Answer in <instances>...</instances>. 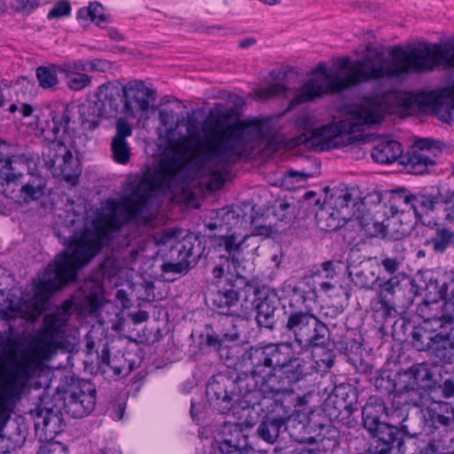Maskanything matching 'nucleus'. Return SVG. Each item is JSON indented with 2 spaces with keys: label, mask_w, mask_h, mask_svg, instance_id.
I'll return each instance as SVG.
<instances>
[{
  "label": "nucleus",
  "mask_w": 454,
  "mask_h": 454,
  "mask_svg": "<svg viewBox=\"0 0 454 454\" xmlns=\"http://www.w3.org/2000/svg\"><path fill=\"white\" fill-rule=\"evenodd\" d=\"M243 361L249 372L235 378L219 373L207 386L208 402L219 413L225 414L235 405L246 409L266 397L291 395L294 385L310 374L306 361L295 355L290 341L251 346L243 354Z\"/></svg>",
  "instance_id": "1"
},
{
  "label": "nucleus",
  "mask_w": 454,
  "mask_h": 454,
  "mask_svg": "<svg viewBox=\"0 0 454 454\" xmlns=\"http://www.w3.org/2000/svg\"><path fill=\"white\" fill-rule=\"evenodd\" d=\"M437 48L438 43H429L409 49L395 46L386 57L382 50L369 44L361 59L351 61L349 57L341 58L334 62L333 70L319 63L312 76L294 93L288 108L371 81H403L409 74L433 72L440 67Z\"/></svg>",
  "instance_id": "2"
},
{
  "label": "nucleus",
  "mask_w": 454,
  "mask_h": 454,
  "mask_svg": "<svg viewBox=\"0 0 454 454\" xmlns=\"http://www.w3.org/2000/svg\"><path fill=\"white\" fill-rule=\"evenodd\" d=\"M231 115V110L223 104H215L205 120L206 129L211 132V137L192 156L198 171L211 174V185L215 189L224 184L222 172L215 168L236 163L247 156L248 144L266 137L263 122L253 120L230 124Z\"/></svg>",
  "instance_id": "3"
},
{
  "label": "nucleus",
  "mask_w": 454,
  "mask_h": 454,
  "mask_svg": "<svg viewBox=\"0 0 454 454\" xmlns=\"http://www.w3.org/2000/svg\"><path fill=\"white\" fill-rule=\"evenodd\" d=\"M185 160L184 149L180 145H174L156 168L144 175L129 195L119 202L109 200L106 203L108 212L104 215L108 227L118 231L132 221L142 220L154 191H167L183 183Z\"/></svg>",
  "instance_id": "4"
},
{
  "label": "nucleus",
  "mask_w": 454,
  "mask_h": 454,
  "mask_svg": "<svg viewBox=\"0 0 454 454\" xmlns=\"http://www.w3.org/2000/svg\"><path fill=\"white\" fill-rule=\"evenodd\" d=\"M62 225L70 230V235L63 239L68 251L58 254L53 262L45 269L34 289L32 301L35 309L43 311L53 293L75 280L77 270L88 264L101 248L98 239L77 238V231L83 226V216L74 210H67Z\"/></svg>",
  "instance_id": "5"
},
{
  "label": "nucleus",
  "mask_w": 454,
  "mask_h": 454,
  "mask_svg": "<svg viewBox=\"0 0 454 454\" xmlns=\"http://www.w3.org/2000/svg\"><path fill=\"white\" fill-rule=\"evenodd\" d=\"M329 195L330 188L326 186V198L317 209L315 219L317 227L325 231H334L349 227L364 234L374 236L380 230L378 222L372 221L370 213H364V203L355 196L354 190L348 188H334Z\"/></svg>",
  "instance_id": "6"
},
{
  "label": "nucleus",
  "mask_w": 454,
  "mask_h": 454,
  "mask_svg": "<svg viewBox=\"0 0 454 454\" xmlns=\"http://www.w3.org/2000/svg\"><path fill=\"white\" fill-rule=\"evenodd\" d=\"M380 113L362 106H354L340 121L313 129L309 137H300L302 143L319 145L322 150H329L352 145L356 136L352 134L372 124L381 122Z\"/></svg>",
  "instance_id": "7"
},
{
  "label": "nucleus",
  "mask_w": 454,
  "mask_h": 454,
  "mask_svg": "<svg viewBox=\"0 0 454 454\" xmlns=\"http://www.w3.org/2000/svg\"><path fill=\"white\" fill-rule=\"evenodd\" d=\"M65 325L57 316L37 334L33 341V348L24 351L14 365L8 378V388L11 391L21 390L27 380L38 368L41 360L50 359L60 345Z\"/></svg>",
  "instance_id": "8"
},
{
  "label": "nucleus",
  "mask_w": 454,
  "mask_h": 454,
  "mask_svg": "<svg viewBox=\"0 0 454 454\" xmlns=\"http://www.w3.org/2000/svg\"><path fill=\"white\" fill-rule=\"evenodd\" d=\"M256 290L255 282L240 274H229L224 279L212 282L206 302L219 314L242 317L247 301L254 299Z\"/></svg>",
  "instance_id": "9"
},
{
  "label": "nucleus",
  "mask_w": 454,
  "mask_h": 454,
  "mask_svg": "<svg viewBox=\"0 0 454 454\" xmlns=\"http://www.w3.org/2000/svg\"><path fill=\"white\" fill-rule=\"evenodd\" d=\"M377 296L380 304V311L385 318L395 317L396 309L410 308L414 298L420 294L416 280L404 273H398L379 285Z\"/></svg>",
  "instance_id": "10"
},
{
  "label": "nucleus",
  "mask_w": 454,
  "mask_h": 454,
  "mask_svg": "<svg viewBox=\"0 0 454 454\" xmlns=\"http://www.w3.org/2000/svg\"><path fill=\"white\" fill-rule=\"evenodd\" d=\"M96 387L90 380H80L64 391L62 406L73 418H83L90 414L96 404Z\"/></svg>",
  "instance_id": "11"
},
{
  "label": "nucleus",
  "mask_w": 454,
  "mask_h": 454,
  "mask_svg": "<svg viewBox=\"0 0 454 454\" xmlns=\"http://www.w3.org/2000/svg\"><path fill=\"white\" fill-rule=\"evenodd\" d=\"M254 299L247 301L244 308L246 312L244 317L249 314L250 310L256 311L255 320L260 328H265L273 331L277 325L276 313L278 309L279 300L275 294H270L264 286H260L255 282Z\"/></svg>",
  "instance_id": "12"
},
{
  "label": "nucleus",
  "mask_w": 454,
  "mask_h": 454,
  "mask_svg": "<svg viewBox=\"0 0 454 454\" xmlns=\"http://www.w3.org/2000/svg\"><path fill=\"white\" fill-rule=\"evenodd\" d=\"M406 419L407 415L403 418L400 427L386 423L370 431L371 442L368 452L370 454H388L395 447L401 450L404 443V437L412 436L408 427L403 424Z\"/></svg>",
  "instance_id": "13"
},
{
  "label": "nucleus",
  "mask_w": 454,
  "mask_h": 454,
  "mask_svg": "<svg viewBox=\"0 0 454 454\" xmlns=\"http://www.w3.org/2000/svg\"><path fill=\"white\" fill-rule=\"evenodd\" d=\"M30 159L22 149L12 143L0 139V183H10L21 177V171L27 168Z\"/></svg>",
  "instance_id": "14"
},
{
  "label": "nucleus",
  "mask_w": 454,
  "mask_h": 454,
  "mask_svg": "<svg viewBox=\"0 0 454 454\" xmlns=\"http://www.w3.org/2000/svg\"><path fill=\"white\" fill-rule=\"evenodd\" d=\"M30 414L34 419L36 433L41 431L46 440L53 439L66 427L62 411L57 405L44 408L38 406L31 410Z\"/></svg>",
  "instance_id": "15"
},
{
  "label": "nucleus",
  "mask_w": 454,
  "mask_h": 454,
  "mask_svg": "<svg viewBox=\"0 0 454 454\" xmlns=\"http://www.w3.org/2000/svg\"><path fill=\"white\" fill-rule=\"evenodd\" d=\"M100 94L103 98L98 104L101 105L100 109L104 111L106 118L116 117L120 114L135 117L134 107H130L124 98L122 86L113 83L102 85Z\"/></svg>",
  "instance_id": "16"
},
{
  "label": "nucleus",
  "mask_w": 454,
  "mask_h": 454,
  "mask_svg": "<svg viewBox=\"0 0 454 454\" xmlns=\"http://www.w3.org/2000/svg\"><path fill=\"white\" fill-rule=\"evenodd\" d=\"M20 181V188L18 195L8 194L10 198L16 200L20 202L28 203L32 200H36L42 198L45 193L46 179L39 173H27V176L21 174V177H18L10 183V187L12 184ZM5 192H7V189Z\"/></svg>",
  "instance_id": "17"
},
{
  "label": "nucleus",
  "mask_w": 454,
  "mask_h": 454,
  "mask_svg": "<svg viewBox=\"0 0 454 454\" xmlns=\"http://www.w3.org/2000/svg\"><path fill=\"white\" fill-rule=\"evenodd\" d=\"M75 106L59 105L50 114L51 121H47V130L52 134V139L58 140L63 135L71 132V123H74Z\"/></svg>",
  "instance_id": "18"
},
{
  "label": "nucleus",
  "mask_w": 454,
  "mask_h": 454,
  "mask_svg": "<svg viewBox=\"0 0 454 454\" xmlns=\"http://www.w3.org/2000/svg\"><path fill=\"white\" fill-rule=\"evenodd\" d=\"M115 129L111 143L113 158L120 164H127L130 160V147L126 139L132 135L133 129L128 121L121 117L117 119Z\"/></svg>",
  "instance_id": "19"
},
{
  "label": "nucleus",
  "mask_w": 454,
  "mask_h": 454,
  "mask_svg": "<svg viewBox=\"0 0 454 454\" xmlns=\"http://www.w3.org/2000/svg\"><path fill=\"white\" fill-rule=\"evenodd\" d=\"M27 315V312L23 311L11 298L10 290L0 289V320L4 321L7 325V340L18 332V327L15 324L16 320H23Z\"/></svg>",
  "instance_id": "20"
},
{
  "label": "nucleus",
  "mask_w": 454,
  "mask_h": 454,
  "mask_svg": "<svg viewBox=\"0 0 454 454\" xmlns=\"http://www.w3.org/2000/svg\"><path fill=\"white\" fill-rule=\"evenodd\" d=\"M124 98L130 107L137 111L147 112L150 98L154 99V91L140 80H135L122 86Z\"/></svg>",
  "instance_id": "21"
},
{
  "label": "nucleus",
  "mask_w": 454,
  "mask_h": 454,
  "mask_svg": "<svg viewBox=\"0 0 454 454\" xmlns=\"http://www.w3.org/2000/svg\"><path fill=\"white\" fill-rule=\"evenodd\" d=\"M432 399L429 393L423 387L395 393L393 395L392 406L395 411H400L402 417L408 416L407 411L411 407H423L429 404Z\"/></svg>",
  "instance_id": "22"
},
{
  "label": "nucleus",
  "mask_w": 454,
  "mask_h": 454,
  "mask_svg": "<svg viewBox=\"0 0 454 454\" xmlns=\"http://www.w3.org/2000/svg\"><path fill=\"white\" fill-rule=\"evenodd\" d=\"M176 250L178 253V261L164 262L161 270L165 273L186 274L192 266L196 264L200 254L193 251V244L188 240L180 243Z\"/></svg>",
  "instance_id": "23"
},
{
  "label": "nucleus",
  "mask_w": 454,
  "mask_h": 454,
  "mask_svg": "<svg viewBox=\"0 0 454 454\" xmlns=\"http://www.w3.org/2000/svg\"><path fill=\"white\" fill-rule=\"evenodd\" d=\"M247 239V236L238 240L235 234H219L215 239V247L219 251L223 250L224 252L223 254H221L219 257L221 259H225L226 262L231 261L235 266L239 265L243 253L242 246Z\"/></svg>",
  "instance_id": "24"
},
{
  "label": "nucleus",
  "mask_w": 454,
  "mask_h": 454,
  "mask_svg": "<svg viewBox=\"0 0 454 454\" xmlns=\"http://www.w3.org/2000/svg\"><path fill=\"white\" fill-rule=\"evenodd\" d=\"M317 318L314 314L304 310L291 311L287 315L286 330L293 335L298 344L311 324Z\"/></svg>",
  "instance_id": "25"
},
{
  "label": "nucleus",
  "mask_w": 454,
  "mask_h": 454,
  "mask_svg": "<svg viewBox=\"0 0 454 454\" xmlns=\"http://www.w3.org/2000/svg\"><path fill=\"white\" fill-rule=\"evenodd\" d=\"M386 412L387 407L383 399L380 396H371L362 410L364 427L370 432L386 424L380 420Z\"/></svg>",
  "instance_id": "26"
},
{
  "label": "nucleus",
  "mask_w": 454,
  "mask_h": 454,
  "mask_svg": "<svg viewBox=\"0 0 454 454\" xmlns=\"http://www.w3.org/2000/svg\"><path fill=\"white\" fill-rule=\"evenodd\" d=\"M330 339L328 326L317 317L307 330L298 346L308 350L317 347H325Z\"/></svg>",
  "instance_id": "27"
},
{
  "label": "nucleus",
  "mask_w": 454,
  "mask_h": 454,
  "mask_svg": "<svg viewBox=\"0 0 454 454\" xmlns=\"http://www.w3.org/2000/svg\"><path fill=\"white\" fill-rule=\"evenodd\" d=\"M387 200L386 206L389 208L391 216L395 217L401 215L411 214V198L412 193L405 188H398L387 191L385 193Z\"/></svg>",
  "instance_id": "28"
},
{
  "label": "nucleus",
  "mask_w": 454,
  "mask_h": 454,
  "mask_svg": "<svg viewBox=\"0 0 454 454\" xmlns=\"http://www.w3.org/2000/svg\"><path fill=\"white\" fill-rule=\"evenodd\" d=\"M411 214L419 220L434 211L438 206L442 207V194L418 192L412 193Z\"/></svg>",
  "instance_id": "29"
},
{
  "label": "nucleus",
  "mask_w": 454,
  "mask_h": 454,
  "mask_svg": "<svg viewBox=\"0 0 454 454\" xmlns=\"http://www.w3.org/2000/svg\"><path fill=\"white\" fill-rule=\"evenodd\" d=\"M251 427L240 423H224L219 441L230 442L236 446L254 448L250 442Z\"/></svg>",
  "instance_id": "30"
},
{
  "label": "nucleus",
  "mask_w": 454,
  "mask_h": 454,
  "mask_svg": "<svg viewBox=\"0 0 454 454\" xmlns=\"http://www.w3.org/2000/svg\"><path fill=\"white\" fill-rule=\"evenodd\" d=\"M372 158L380 164L395 161L403 154L402 145L395 140H379L372 147Z\"/></svg>",
  "instance_id": "31"
},
{
  "label": "nucleus",
  "mask_w": 454,
  "mask_h": 454,
  "mask_svg": "<svg viewBox=\"0 0 454 454\" xmlns=\"http://www.w3.org/2000/svg\"><path fill=\"white\" fill-rule=\"evenodd\" d=\"M49 170L55 177L71 184L75 183L81 173L78 162L74 159L71 151L70 160L69 157H61L58 161H56L54 167H51Z\"/></svg>",
  "instance_id": "32"
},
{
  "label": "nucleus",
  "mask_w": 454,
  "mask_h": 454,
  "mask_svg": "<svg viewBox=\"0 0 454 454\" xmlns=\"http://www.w3.org/2000/svg\"><path fill=\"white\" fill-rule=\"evenodd\" d=\"M286 419L283 417L267 416L258 426V436L268 443L273 444L279 437L282 429H286Z\"/></svg>",
  "instance_id": "33"
},
{
  "label": "nucleus",
  "mask_w": 454,
  "mask_h": 454,
  "mask_svg": "<svg viewBox=\"0 0 454 454\" xmlns=\"http://www.w3.org/2000/svg\"><path fill=\"white\" fill-rule=\"evenodd\" d=\"M401 163L409 173L414 175L425 174L430 167L434 166V161L428 155L417 150H411L403 155Z\"/></svg>",
  "instance_id": "34"
},
{
  "label": "nucleus",
  "mask_w": 454,
  "mask_h": 454,
  "mask_svg": "<svg viewBox=\"0 0 454 454\" xmlns=\"http://www.w3.org/2000/svg\"><path fill=\"white\" fill-rule=\"evenodd\" d=\"M406 329L411 328V332L408 333L412 339V345L419 351H429L433 344V334L432 328L428 323H422L417 326L411 325L410 322L403 325Z\"/></svg>",
  "instance_id": "35"
},
{
  "label": "nucleus",
  "mask_w": 454,
  "mask_h": 454,
  "mask_svg": "<svg viewBox=\"0 0 454 454\" xmlns=\"http://www.w3.org/2000/svg\"><path fill=\"white\" fill-rule=\"evenodd\" d=\"M100 106L98 102H89L78 106L81 125L84 129L94 130L99 126L101 119L106 118L104 111L100 109Z\"/></svg>",
  "instance_id": "36"
},
{
  "label": "nucleus",
  "mask_w": 454,
  "mask_h": 454,
  "mask_svg": "<svg viewBox=\"0 0 454 454\" xmlns=\"http://www.w3.org/2000/svg\"><path fill=\"white\" fill-rule=\"evenodd\" d=\"M98 348H101L100 355H98V370L102 374L107 375L113 372V376H121L123 372L124 366L121 364V360L117 357L111 359L110 348L107 341H99Z\"/></svg>",
  "instance_id": "37"
},
{
  "label": "nucleus",
  "mask_w": 454,
  "mask_h": 454,
  "mask_svg": "<svg viewBox=\"0 0 454 454\" xmlns=\"http://www.w3.org/2000/svg\"><path fill=\"white\" fill-rule=\"evenodd\" d=\"M430 353L442 363H454V336L434 339Z\"/></svg>",
  "instance_id": "38"
},
{
  "label": "nucleus",
  "mask_w": 454,
  "mask_h": 454,
  "mask_svg": "<svg viewBox=\"0 0 454 454\" xmlns=\"http://www.w3.org/2000/svg\"><path fill=\"white\" fill-rule=\"evenodd\" d=\"M61 157L70 158V150L62 141L52 139V141L43 148L42 153L44 166L48 169L54 167L56 161Z\"/></svg>",
  "instance_id": "39"
},
{
  "label": "nucleus",
  "mask_w": 454,
  "mask_h": 454,
  "mask_svg": "<svg viewBox=\"0 0 454 454\" xmlns=\"http://www.w3.org/2000/svg\"><path fill=\"white\" fill-rule=\"evenodd\" d=\"M441 299H438V295H435L432 298L431 301L424 300L417 308V314L423 319L422 323H429L433 320L440 317L441 313H446L449 307H445V303L443 305H439L438 301Z\"/></svg>",
  "instance_id": "40"
},
{
  "label": "nucleus",
  "mask_w": 454,
  "mask_h": 454,
  "mask_svg": "<svg viewBox=\"0 0 454 454\" xmlns=\"http://www.w3.org/2000/svg\"><path fill=\"white\" fill-rule=\"evenodd\" d=\"M240 334L233 325L229 332L221 331L219 333H207L205 337V344L214 350H220L228 347V344L239 340Z\"/></svg>",
  "instance_id": "41"
},
{
  "label": "nucleus",
  "mask_w": 454,
  "mask_h": 454,
  "mask_svg": "<svg viewBox=\"0 0 454 454\" xmlns=\"http://www.w3.org/2000/svg\"><path fill=\"white\" fill-rule=\"evenodd\" d=\"M434 339L454 336V314L441 313L440 317L428 323Z\"/></svg>",
  "instance_id": "42"
},
{
  "label": "nucleus",
  "mask_w": 454,
  "mask_h": 454,
  "mask_svg": "<svg viewBox=\"0 0 454 454\" xmlns=\"http://www.w3.org/2000/svg\"><path fill=\"white\" fill-rule=\"evenodd\" d=\"M436 253H443L449 247L454 246V231L445 227L435 229L434 234L426 241Z\"/></svg>",
  "instance_id": "43"
},
{
  "label": "nucleus",
  "mask_w": 454,
  "mask_h": 454,
  "mask_svg": "<svg viewBox=\"0 0 454 454\" xmlns=\"http://www.w3.org/2000/svg\"><path fill=\"white\" fill-rule=\"evenodd\" d=\"M434 288L436 290L438 299L445 300V307H453L454 309V270L448 276V280L442 285L437 280H430L427 290Z\"/></svg>",
  "instance_id": "44"
},
{
  "label": "nucleus",
  "mask_w": 454,
  "mask_h": 454,
  "mask_svg": "<svg viewBox=\"0 0 454 454\" xmlns=\"http://www.w3.org/2000/svg\"><path fill=\"white\" fill-rule=\"evenodd\" d=\"M61 67L56 65L40 66L35 69V75L40 87L44 90L54 89L59 84L58 74Z\"/></svg>",
  "instance_id": "45"
},
{
  "label": "nucleus",
  "mask_w": 454,
  "mask_h": 454,
  "mask_svg": "<svg viewBox=\"0 0 454 454\" xmlns=\"http://www.w3.org/2000/svg\"><path fill=\"white\" fill-rule=\"evenodd\" d=\"M411 368L419 387H423L431 395L437 389V381L434 379L432 371L423 364L412 365Z\"/></svg>",
  "instance_id": "46"
},
{
  "label": "nucleus",
  "mask_w": 454,
  "mask_h": 454,
  "mask_svg": "<svg viewBox=\"0 0 454 454\" xmlns=\"http://www.w3.org/2000/svg\"><path fill=\"white\" fill-rule=\"evenodd\" d=\"M77 19L84 21L90 20L98 27L107 21V17L104 13V7L98 2H91L88 7L81 8L77 12Z\"/></svg>",
  "instance_id": "47"
},
{
  "label": "nucleus",
  "mask_w": 454,
  "mask_h": 454,
  "mask_svg": "<svg viewBox=\"0 0 454 454\" xmlns=\"http://www.w3.org/2000/svg\"><path fill=\"white\" fill-rule=\"evenodd\" d=\"M322 269L316 270H310L308 275H306L304 278H317V281L315 280L320 286L321 290L324 292H328L332 290L334 286L329 282V281H322L321 279L325 277L326 278H333L335 275V270L334 265L332 262H325L321 265Z\"/></svg>",
  "instance_id": "48"
},
{
  "label": "nucleus",
  "mask_w": 454,
  "mask_h": 454,
  "mask_svg": "<svg viewBox=\"0 0 454 454\" xmlns=\"http://www.w3.org/2000/svg\"><path fill=\"white\" fill-rule=\"evenodd\" d=\"M324 411L331 419H340L343 411L348 415V406L331 393L324 402Z\"/></svg>",
  "instance_id": "49"
},
{
  "label": "nucleus",
  "mask_w": 454,
  "mask_h": 454,
  "mask_svg": "<svg viewBox=\"0 0 454 454\" xmlns=\"http://www.w3.org/2000/svg\"><path fill=\"white\" fill-rule=\"evenodd\" d=\"M427 423L434 429H447L453 424L452 410L446 413L438 412L435 410H428Z\"/></svg>",
  "instance_id": "50"
},
{
  "label": "nucleus",
  "mask_w": 454,
  "mask_h": 454,
  "mask_svg": "<svg viewBox=\"0 0 454 454\" xmlns=\"http://www.w3.org/2000/svg\"><path fill=\"white\" fill-rule=\"evenodd\" d=\"M336 397L348 406V415L356 410V392L350 385H340L332 392Z\"/></svg>",
  "instance_id": "51"
},
{
  "label": "nucleus",
  "mask_w": 454,
  "mask_h": 454,
  "mask_svg": "<svg viewBox=\"0 0 454 454\" xmlns=\"http://www.w3.org/2000/svg\"><path fill=\"white\" fill-rule=\"evenodd\" d=\"M439 66L444 69L454 68V41L438 43Z\"/></svg>",
  "instance_id": "52"
},
{
  "label": "nucleus",
  "mask_w": 454,
  "mask_h": 454,
  "mask_svg": "<svg viewBox=\"0 0 454 454\" xmlns=\"http://www.w3.org/2000/svg\"><path fill=\"white\" fill-rule=\"evenodd\" d=\"M67 79V86L72 90H81L91 82L90 77L85 74L64 69L63 73Z\"/></svg>",
  "instance_id": "53"
},
{
  "label": "nucleus",
  "mask_w": 454,
  "mask_h": 454,
  "mask_svg": "<svg viewBox=\"0 0 454 454\" xmlns=\"http://www.w3.org/2000/svg\"><path fill=\"white\" fill-rule=\"evenodd\" d=\"M216 211L221 219L225 233L231 231L240 222V215L237 210L222 207Z\"/></svg>",
  "instance_id": "54"
},
{
  "label": "nucleus",
  "mask_w": 454,
  "mask_h": 454,
  "mask_svg": "<svg viewBox=\"0 0 454 454\" xmlns=\"http://www.w3.org/2000/svg\"><path fill=\"white\" fill-rule=\"evenodd\" d=\"M419 387V386L417 382V379L412 373L411 368L396 374V393H402L406 390H412Z\"/></svg>",
  "instance_id": "55"
},
{
  "label": "nucleus",
  "mask_w": 454,
  "mask_h": 454,
  "mask_svg": "<svg viewBox=\"0 0 454 454\" xmlns=\"http://www.w3.org/2000/svg\"><path fill=\"white\" fill-rule=\"evenodd\" d=\"M291 90L280 82H275L258 90V96L268 99L275 97L289 98Z\"/></svg>",
  "instance_id": "56"
},
{
  "label": "nucleus",
  "mask_w": 454,
  "mask_h": 454,
  "mask_svg": "<svg viewBox=\"0 0 454 454\" xmlns=\"http://www.w3.org/2000/svg\"><path fill=\"white\" fill-rule=\"evenodd\" d=\"M402 105L410 110L421 109L427 105L426 97L423 94L407 93L399 97Z\"/></svg>",
  "instance_id": "57"
},
{
  "label": "nucleus",
  "mask_w": 454,
  "mask_h": 454,
  "mask_svg": "<svg viewBox=\"0 0 454 454\" xmlns=\"http://www.w3.org/2000/svg\"><path fill=\"white\" fill-rule=\"evenodd\" d=\"M379 280L378 277L369 270H360L355 272L354 283L360 288L370 289Z\"/></svg>",
  "instance_id": "58"
},
{
  "label": "nucleus",
  "mask_w": 454,
  "mask_h": 454,
  "mask_svg": "<svg viewBox=\"0 0 454 454\" xmlns=\"http://www.w3.org/2000/svg\"><path fill=\"white\" fill-rule=\"evenodd\" d=\"M377 390L383 394L394 395L396 393V376L395 379H391L390 375H380L375 379L374 382Z\"/></svg>",
  "instance_id": "59"
},
{
  "label": "nucleus",
  "mask_w": 454,
  "mask_h": 454,
  "mask_svg": "<svg viewBox=\"0 0 454 454\" xmlns=\"http://www.w3.org/2000/svg\"><path fill=\"white\" fill-rule=\"evenodd\" d=\"M40 5V0H13L12 8L24 15H29Z\"/></svg>",
  "instance_id": "60"
},
{
  "label": "nucleus",
  "mask_w": 454,
  "mask_h": 454,
  "mask_svg": "<svg viewBox=\"0 0 454 454\" xmlns=\"http://www.w3.org/2000/svg\"><path fill=\"white\" fill-rule=\"evenodd\" d=\"M217 444L221 454H251L254 450V448L236 446L222 441H218Z\"/></svg>",
  "instance_id": "61"
},
{
  "label": "nucleus",
  "mask_w": 454,
  "mask_h": 454,
  "mask_svg": "<svg viewBox=\"0 0 454 454\" xmlns=\"http://www.w3.org/2000/svg\"><path fill=\"white\" fill-rule=\"evenodd\" d=\"M71 12V4L67 0H59L55 6L49 12L47 18L49 20L68 16Z\"/></svg>",
  "instance_id": "62"
},
{
  "label": "nucleus",
  "mask_w": 454,
  "mask_h": 454,
  "mask_svg": "<svg viewBox=\"0 0 454 454\" xmlns=\"http://www.w3.org/2000/svg\"><path fill=\"white\" fill-rule=\"evenodd\" d=\"M295 206L287 200H280L275 205V214L280 217L282 221L290 219L294 215Z\"/></svg>",
  "instance_id": "63"
},
{
  "label": "nucleus",
  "mask_w": 454,
  "mask_h": 454,
  "mask_svg": "<svg viewBox=\"0 0 454 454\" xmlns=\"http://www.w3.org/2000/svg\"><path fill=\"white\" fill-rule=\"evenodd\" d=\"M37 454H67L65 447L59 442H47L41 446Z\"/></svg>",
  "instance_id": "64"
}]
</instances>
